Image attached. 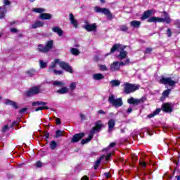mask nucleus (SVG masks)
<instances>
[{"mask_svg":"<svg viewBox=\"0 0 180 180\" xmlns=\"http://www.w3.org/2000/svg\"><path fill=\"white\" fill-rule=\"evenodd\" d=\"M102 127H103V124H102V121L101 120L97 121L95 123V127L91 128L90 133H91L93 136H95L96 131H100Z\"/></svg>","mask_w":180,"mask_h":180,"instance_id":"obj_11","label":"nucleus"},{"mask_svg":"<svg viewBox=\"0 0 180 180\" xmlns=\"http://www.w3.org/2000/svg\"><path fill=\"white\" fill-rule=\"evenodd\" d=\"M4 5L5 6L11 5V1H4Z\"/></svg>","mask_w":180,"mask_h":180,"instance_id":"obj_64","label":"nucleus"},{"mask_svg":"<svg viewBox=\"0 0 180 180\" xmlns=\"http://www.w3.org/2000/svg\"><path fill=\"white\" fill-rule=\"evenodd\" d=\"M115 124H116L115 120L111 119L108 121V131L110 132L115 128Z\"/></svg>","mask_w":180,"mask_h":180,"instance_id":"obj_23","label":"nucleus"},{"mask_svg":"<svg viewBox=\"0 0 180 180\" xmlns=\"http://www.w3.org/2000/svg\"><path fill=\"white\" fill-rule=\"evenodd\" d=\"M169 94H171V89H167L162 92V95L164 98H168Z\"/></svg>","mask_w":180,"mask_h":180,"instance_id":"obj_32","label":"nucleus"},{"mask_svg":"<svg viewBox=\"0 0 180 180\" xmlns=\"http://www.w3.org/2000/svg\"><path fill=\"white\" fill-rule=\"evenodd\" d=\"M44 22L37 20L31 26V29H37V27H43Z\"/></svg>","mask_w":180,"mask_h":180,"instance_id":"obj_19","label":"nucleus"},{"mask_svg":"<svg viewBox=\"0 0 180 180\" xmlns=\"http://www.w3.org/2000/svg\"><path fill=\"white\" fill-rule=\"evenodd\" d=\"M153 15V11L151 10H147L146 11H144L141 19L142 20H146V19H148Z\"/></svg>","mask_w":180,"mask_h":180,"instance_id":"obj_21","label":"nucleus"},{"mask_svg":"<svg viewBox=\"0 0 180 180\" xmlns=\"http://www.w3.org/2000/svg\"><path fill=\"white\" fill-rule=\"evenodd\" d=\"M110 158H112V153H109L106 155L105 156V161H109L110 160Z\"/></svg>","mask_w":180,"mask_h":180,"instance_id":"obj_50","label":"nucleus"},{"mask_svg":"<svg viewBox=\"0 0 180 180\" xmlns=\"http://www.w3.org/2000/svg\"><path fill=\"white\" fill-rule=\"evenodd\" d=\"M92 139H94V135L91 132H89V135L88 138L82 139L81 141V144L82 146H84V144H88V142L91 141V140H92Z\"/></svg>","mask_w":180,"mask_h":180,"instance_id":"obj_22","label":"nucleus"},{"mask_svg":"<svg viewBox=\"0 0 180 180\" xmlns=\"http://www.w3.org/2000/svg\"><path fill=\"white\" fill-rule=\"evenodd\" d=\"M161 110H162V112H165V113H172V112H174V108H172L171 103H165L162 104Z\"/></svg>","mask_w":180,"mask_h":180,"instance_id":"obj_12","label":"nucleus"},{"mask_svg":"<svg viewBox=\"0 0 180 180\" xmlns=\"http://www.w3.org/2000/svg\"><path fill=\"white\" fill-rule=\"evenodd\" d=\"M39 67L41 69L47 68V62H44L43 60H39Z\"/></svg>","mask_w":180,"mask_h":180,"instance_id":"obj_38","label":"nucleus"},{"mask_svg":"<svg viewBox=\"0 0 180 180\" xmlns=\"http://www.w3.org/2000/svg\"><path fill=\"white\" fill-rule=\"evenodd\" d=\"M160 112H161V108H157L155 111H153V113L148 115L147 117L148 119H151L154 117V116H157V115H159Z\"/></svg>","mask_w":180,"mask_h":180,"instance_id":"obj_27","label":"nucleus"},{"mask_svg":"<svg viewBox=\"0 0 180 180\" xmlns=\"http://www.w3.org/2000/svg\"><path fill=\"white\" fill-rule=\"evenodd\" d=\"M84 137H85V133L84 132L76 134L72 136L71 143H78V141H81Z\"/></svg>","mask_w":180,"mask_h":180,"instance_id":"obj_13","label":"nucleus"},{"mask_svg":"<svg viewBox=\"0 0 180 180\" xmlns=\"http://www.w3.org/2000/svg\"><path fill=\"white\" fill-rule=\"evenodd\" d=\"M41 105V106H46L47 105V103L43 102V101H34L32 103V106H37V105Z\"/></svg>","mask_w":180,"mask_h":180,"instance_id":"obj_29","label":"nucleus"},{"mask_svg":"<svg viewBox=\"0 0 180 180\" xmlns=\"http://www.w3.org/2000/svg\"><path fill=\"white\" fill-rule=\"evenodd\" d=\"M101 161H102V158H99L96 160V162L94 164V169H98V167H99Z\"/></svg>","mask_w":180,"mask_h":180,"instance_id":"obj_42","label":"nucleus"},{"mask_svg":"<svg viewBox=\"0 0 180 180\" xmlns=\"http://www.w3.org/2000/svg\"><path fill=\"white\" fill-rule=\"evenodd\" d=\"M56 124L57 126H60V124H61V119L56 118Z\"/></svg>","mask_w":180,"mask_h":180,"instance_id":"obj_57","label":"nucleus"},{"mask_svg":"<svg viewBox=\"0 0 180 180\" xmlns=\"http://www.w3.org/2000/svg\"><path fill=\"white\" fill-rule=\"evenodd\" d=\"M10 32H11V33H18V29H16V28H11L10 30Z\"/></svg>","mask_w":180,"mask_h":180,"instance_id":"obj_58","label":"nucleus"},{"mask_svg":"<svg viewBox=\"0 0 180 180\" xmlns=\"http://www.w3.org/2000/svg\"><path fill=\"white\" fill-rule=\"evenodd\" d=\"M81 180H89V177H88V176H84Z\"/></svg>","mask_w":180,"mask_h":180,"instance_id":"obj_63","label":"nucleus"},{"mask_svg":"<svg viewBox=\"0 0 180 180\" xmlns=\"http://www.w3.org/2000/svg\"><path fill=\"white\" fill-rule=\"evenodd\" d=\"M39 18L42 20H50V19H51V14L47 13H41L39 15Z\"/></svg>","mask_w":180,"mask_h":180,"instance_id":"obj_20","label":"nucleus"},{"mask_svg":"<svg viewBox=\"0 0 180 180\" xmlns=\"http://www.w3.org/2000/svg\"><path fill=\"white\" fill-rule=\"evenodd\" d=\"M77 88V83L75 82H72L70 86V89L71 91H75V89Z\"/></svg>","mask_w":180,"mask_h":180,"instance_id":"obj_44","label":"nucleus"},{"mask_svg":"<svg viewBox=\"0 0 180 180\" xmlns=\"http://www.w3.org/2000/svg\"><path fill=\"white\" fill-rule=\"evenodd\" d=\"M140 165H141V167H143V168H146V167H147V164L145 162H140Z\"/></svg>","mask_w":180,"mask_h":180,"instance_id":"obj_61","label":"nucleus"},{"mask_svg":"<svg viewBox=\"0 0 180 180\" xmlns=\"http://www.w3.org/2000/svg\"><path fill=\"white\" fill-rule=\"evenodd\" d=\"M141 25V22L139 20H133L130 22V26H131V27L139 29V27H140Z\"/></svg>","mask_w":180,"mask_h":180,"instance_id":"obj_24","label":"nucleus"},{"mask_svg":"<svg viewBox=\"0 0 180 180\" xmlns=\"http://www.w3.org/2000/svg\"><path fill=\"white\" fill-rule=\"evenodd\" d=\"M132 112H133V108H131V107L128 108L127 110V113H131Z\"/></svg>","mask_w":180,"mask_h":180,"instance_id":"obj_62","label":"nucleus"},{"mask_svg":"<svg viewBox=\"0 0 180 180\" xmlns=\"http://www.w3.org/2000/svg\"><path fill=\"white\" fill-rule=\"evenodd\" d=\"M174 26L177 27V29H180V20L177 19L174 21Z\"/></svg>","mask_w":180,"mask_h":180,"instance_id":"obj_46","label":"nucleus"},{"mask_svg":"<svg viewBox=\"0 0 180 180\" xmlns=\"http://www.w3.org/2000/svg\"><path fill=\"white\" fill-rule=\"evenodd\" d=\"M36 73L37 72L34 69H30L25 72V74H27L28 77H33L34 75H36Z\"/></svg>","mask_w":180,"mask_h":180,"instance_id":"obj_30","label":"nucleus"},{"mask_svg":"<svg viewBox=\"0 0 180 180\" xmlns=\"http://www.w3.org/2000/svg\"><path fill=\"white\" fill-rule=\"evenodd\" d=\"M116 146V143L115 142H112L110 143V145L108 146V148H113V147Z\"/></svg>","mask_w":180,"mask_h":180,"instance_id":"obj_54","label":"nucleus"},{"mask_svg":"<svg viewBox=\"0 0 180 180\" xmlns=\"http://www.w3.org/2000/svg\"><path fill=\"white\" fill-rule=\"evenodd\" d=\"M68 88L64 86L60 89L57 90L56 94H59L60 95H64L65 94H68Z\"/></svg>","mask_w":180,"mask_h":180,"instance_id":"obj_28","label":"nucleus"},{"mask_svg":"<svg viewBox=\"0 0 180 180\" xmlns=\"http://www.w3.org/2000/svg\"><path fill=\"white\" fill-rule=\"evenodd\" d=\"M100 70H101V71H108V68L106 67V65H101L99 67Z\"/></svg>","mask_w":180,"mask_h":180,"instance_id":"obj_47","label":"nucleus"},{"mask_svg":"<svg viewBox=\"0 0 180 180\" xmlns=\"http://www.w3.org/2000/svg\"><path fill=\"white\" fill-rule=\"evenodd\" d=\"M160 84H162L163 85H169V86H175L176 82L172 80L171 77H162L159 80Z\"/></svg>","mask_w":180,"mask_h":180,"instance_id":"obj_8","label":"nucleus"},{"mask_svg":"<svg viewBox=\"0 0 180 180\" xmlns=\"http://www.w3.org/2000/svg\"><path fill=\"white\" fill-rule=\"evenodd\" d=\"M8 129H9V126L4 125L1 129V131H3V133H6V131H7Z\"/></svg>","mask_w":180,"mask_h":180,"instance_id":"obj_49","label":"nucleus"},{"mask_svg":"<svg viewBox=\"0 0 180 180\" xmlns=\"http://www.w3.org/2000/svg\"><path fill=\"white\" fill-rule=\"evenodd\" d=\"M57 64H59L60 68L66 71V72H70V74L74 73V70H72V67H71L70 64L67 62H60V59H55L54 61L51 63V65L49 66V72H51V71L53 70L56 65H57Z\"/></svg>","mask_w":180,"mask_h":180,"instance_id":"obj_1","label":"nucleus"},{"mask_svg":"<svg viewBox=\"0 0 180 180\" xmlns=\"http://www.w3.org/2000/svg\"><path fill=\"white\" fill-rule=\"evenodd\" d=\"M98 115H105L106 112L103 111V110H99L98 111Z\"/></svg>","mask_w":180,"mask_h":180,"instance_id":"obj_60","label":"nucleus"},{"mask_svg":"<svg viewBox=\"0 0 180 180\" xmlns=\"http://www.w3.org/2000/svg\"><path fill=\"white\" fill-rule=\"evenodd\" d=\"M124 48H121V51L120 52L119 57L120 60H124L127 57V51H124Z\"/></svg>","mask_w":180,"mask_h":180,"instance_id":"obj_25","label":"nucleus"},{"mask_svg":"<svg viewBox=\"0 0 180 180\" xmlns=\"http://www.w3.org/2000/svg\"><path fill=\"white\" fill-rule=\"evenodd\" d=\"M110 84L112 86H119V85H120V81L113 79V80H111Z\"/></svg>","mask_w":180,"mask_h":180,"instance_id":"obj_37","label":"nucleus"},{"mask_svg":"<svg viewBox=\"0 0 180 180\" xmlns=\"http://www.w3.org/2000/svg\"><path fill=\"white\" fill-rule=\"evenodd\" d=\"M93 78L96 81H101V79H103L105 78V76L102 73H96L93 75Z\"/></svg>","mask_w":180,"mask_h":180,"instance_id":"obj_26","label":"nucleus"},{"mask_svg":"<svg viewBox=\"0 0 180 180\" xmlns=\"http://www.w3.org/2000/svg\"><path fill=\"white\" fill-rule=\"evenodd\" d=\"M53 72L55 74V75H61V74H63V70H52Z\"/></svg>","mask_w":180,"mask_h":180,"instance_id":"obj_45","label":"nucleus"},{"mask_svg":"<svg viewBox=\"0 0 180 180\" xmlns=\"http://www.w3.org/2000/svg\"><path fill=\"white\" fill-rule=\"evenodd\" d=\"M153 52V48L147 47L143 51L144 54H151Z\"/></svg>","mask_w":180,"mask_h":180,"instance_id":"obj_43","label":"nucleus"},{"mask_svg":"<svg viewBox=\"0 0 180 180\" xmlns=\"http://www.w3.org/2000/svg\"><path fill=\"white\" fill-rule=\"evenodd\" d=\"M120 70V65H119V62L115 61L110 66V70L112 72H115V71H119Z\"/></svg>","mask_w":180,"mask_h":180,"instance_id":"obj_14","label":"nucleus"},{"mask_svg":"<svg viewBox=\"0 0 180 180\" xmlns=\"http://www.w3.org/2000/svg\"><path fill=\"white\" fill-rule=\"evenodd\" d=\"M124 90L123 93L126 95H129V94H133V92H136V91H139L140 89V85L139 84H133L129 82H125L124 84Z\"/></svg>","mask_w":180,"mask_h":180,"instance_id":"obj_3","label":"nucleus"},{"mask_svg":"<svg viewBox=\"0 0 180 180\" xmlns=\"http://www.w3.org/2000/svg\"><path fill=\"white\" fill-rule=\"evenodd\" d=\"M52 32H53V33H57L58 36H59V37H61V36H63V34H64V31L62 30L60 27L58 26H56L53 27L52 28Z\"/></svg>","mask_w":180,"mask_h":180,"instance_id":"obj_17","label":"nucleus"},{"mask_svg":"<svg viewBox=\"0 0 180 180\" xmlns=\"http://www.w3.org/2000/svg\"><path fill=\"white\" fill-rule=\"evenodd\" d=\"M40 93V87L33 86L29 89V91H25V95L27 98H30L34 96V95H38Z\"/></svg>","mask_w":180,"mask_h":180,"instance_id":"obj_7","label":"nucleus"},{"mask_svg":"<svg viewBox=\"0 0 180 180\" xmlns=\"http://www.w3.org/2000/svg\"><path fill=\"white\" fill-rule=\"evenodd\" d=\"M167 37H171L172 36V31H171V28H168L167 30Z\"/></svg>","mask_w":180,"mask_h":180,"instance_id":"obj_51","label":"nucleus"},{"mask_svg":"<svg viewBox=\"0 0 180 180\" xmlns=\"http://www.w3.org/2000/svg\"><path fill=\"white\" fill-rule=\"evenodd\" d=\"M5 105H9L10 106H12L14 109H19V105H18V103L12 100H10L8 98H6L5 100Z\"/></svg>","mask_w":180,"mask_h":180,"instance_id":"obj_16","label":"nucleus"},{"mask_svg":"<svg viewBox=\"0 0 180 180\" xmlns=\"http://www.w3.org/2000/svg\"><path fill=\"white\" fill-rule=\"evenodd\" d=\"M85 25L84 27V29L86 30V32H96V29L98 26L96 25V23L89 24V22L88 20L85 21Z\"/></svg>","mask_w":180,"mask_h":180,"instance_id":"obj_10","label":"nucleus"},{"mask_svg":"<svg viewBox=\"0 0 180 180\" xmlns=\"http://www.w3.org/2000/svg\"><path fill=\"white\" fill-rule=\"evenodd\" d=\"M69 16H70V20L71 25H72V26L75 28L78 27V21L75 20V18L74 17V14L70 13Z\"/></svg>","mask_w":180,"mask_h":180,"instance_id":"obj_18","label":"nucleus"},{"mask_svg":"<svg viewBox=\"0 0 180 180\" xmlns=\"http://www.w3.org/2000/svg\"><path fill=\"white\" fill-rule=\"evenodd\" d=\"M122 44H115L112 46V47L110 49V52L105 54V57H108V56H110V54H113L115 51H119V49H120Z\"/></svg>","mask_w":180,"mask_h":180,"instance_id":"obj_15","label":"nucleus"},{"mask_svg":"<svg viewBox=\"0 0 180 180\" xmlns=\"http://www.w3.org/2000/svg\"><path fill=\"white\" fill-rule=\"evenodd\" d=\"M108 102L115 108H120V106H123V101L122 100V98H118L116 99L115 98V95L113 94L108 97Z\"/></svg>","mask_w":180,"mask_h":180,"instance_id":"obj_6","label":"nucleus"},{"mask_svg":"<svg viewBox=\"0 0 180 180\" xmlns=\"http://www.w3.org/2000/svg\"><path fill=\"white\" fill-rule=\"evenodd\" d=\"M94 11L96 13H103V15H105V16H107V18H108V19H109V20H112V19L113 18V14H112L110 11H109V9H108L106 8H102L99 6H96L94 8Z\"/></svg>","mask_w":180,"mask_h":180,"instance_id":"obj_5","label":"nucleus"},{"mask_svg":"<svg viewBox=\"0 0 180 180\" xmlns=\"http://www.w3.org/2000/svg\"><path fill=\"white\" fill-rule=\"evenodd\" d=\"M57 142H56V141H52L50 143L49 147L51 150H56V148H57Z\"/></svg>","mask_w":180,"mask_h":180,"instance_id":"obj_34","label":"nucleus"},{"mask_svg":"<svg viewBox=\"0 0 180 180\" xmlns=\"http://www.w3.org/2000/svg\"><path fill=\"white\" fill-rule=\"evenodd\" d=\"M37 168H41V167H43V164L41 163V162L40 160H38L36 164H35Z\"/></svg>","mask_w":180,"mask_h":180,"instance_id":"obj_48","label":"nucleus"},{"mask_svg":"<svg viewBox=\"0 0 180 180\" xmlns=\"http://www.w3.org/2000/svg\"><path fill=\"white\" fill-rule=\"evenodd\" d=\"M6 8H4L0 11V19H3L5 18V15L6 14Z\"/></svg>","mask_w":180,"mask_h":180,"instance_id":"obj_41","label":"nucleus"},{"mask_svg":"<svg viewBox=\"0 0 180 180\" xmlns=\"http://www.w3.org/2000/svg\"><path fill=\"white\" fill-rule=\"evenodd\" d=\"M120 32H124L125 33L129 32V27L126 25H120Z\"/></svg>","mask_w":180,"mask_h":180,"instance_id":"obj_31","label":"nucleus"},{"mask_svg":"<svg viewBox=\"0 0 180 180\" xmlns=\"http://www.w3.org/2000/svg\"><path fill=\"white\" fill-rule=\"evenodd\" d=\"M49 109H50V108H49L48 106H42V107H37L35 109V112H39V110H49Z\"/></svg>","mask_w":180,"mask_h":180,"instance_id":"obj_40","label":"nucleus"},{"mask_svg":"<svg viewBox=\"0 0 180 180\" xmlns=\"http://www.w3.org/2000/svg\"><path fill=\"white\" fill-rule=\"evenodd\" d=\"M132 160L134 162H136V161H138L139 158L136 155H134V156H132Z\"/></svg>","mask_w":180,"mask_h":180,"instance_id":"obj_59","label":"nucleus"},{"mask_svg":"<svg viewBox=\"0 0 180 180\" xmlns=\"http://www.w3.org/2000/svg\"><path fill=\"white\" fill-rule=\"evenodd\" d=\"M44 136L46 139H48L50 138V133L49 131H46L44 132Z\"/></svg>","mask_w":180,"mask_h":180,"instance_id":"obj_52","label":"nucleus"},{"mask_svg":"<svg viewBox=\"0 0 180 180\" xmlns=\"http://www.w3.org/2000/svg\"><path fill=\"white\" fill-rule=\"evenodd\" d=\"M53 43L54 42L53 40L48 41L45 46L43 44H38L37 51H39V53H43L44 54H46L49 53V51H50L51 49H53Z\"/></svg>","mask_w":180,"mask_h":180,"instance_id":"obj_4","label":"nucleus"},{"mask_svg":"<svg viewBox=\"0 0 180 180\" xmlns=\"http://www.w3.org/2000/svg\"><path fill=\"white\" fill-rule=\"evenodd\" d=\"M53 86H64L65 84L64 82H62L61 81H54L53 82Z\"/></svg>","mask_w":180,"mask_h":180,"instance_id":"obj_35","label":"nucleus"},{"mask_svg":"<svg viewBox=\"0 0 180 180\" xmlns=\"http://www.w3.org/2000/svg\"><path fill=\"white\" fill-rule=\"evenodd\" d=\"M70 51L73 56H79L80 53L79 50H78L77 48H72Z\"/></svg>","mask_w":180,"mask_h":180,"instance_id":"obj_36","label":"nucleus"},{"mask_svg":"<svg viewBox=\"0 0 180 180\" xmlns=\"http://www.w3.org/2000/svg\"><path fill=\"white\" fill-rule=\"evenodd\" d=\"M26 110H27V108H22L19 110V113L20 115H22V113H25V112H26Z\"/></svg>","mask_w":180,"mask_h":180,"instance_id":"obj_55","label":"nucleus"},{"mask_svg":"<svg viewBox=\"0 0 180 180\" xmlns=\"http://www.w3.org/2000/svg\"><path fill=\"white\" fill-rule=\"evenodd\" d=\"M145 98L144 97L139 98H134V97H131L127 99V103L129 105H134V106H137L140 105V103H144Z\"/></svg>","mask_w":180,"mask_h":180,"instance_id":"obj_9","label":"nucleus"},{"mask_svg":"<svg viewBox=\"0 0 180 180\" xmlns=\"http://www.w3.org/2000/svg\"><path fill=\"white\" fill-rule=\"evenodd\" d=\"M64 136V131L57 130L56 131L55 137L56 139H58V137H63Z\"/></svg>","mask_w":180,"mask_h":180,"instance_id":"obj_33","label":"nucleus"},{"mask_svg":"<svg viewBox=\"0 0 180 180\" xmlns=\"http://www.w3.org/2000/svg\"><path fill=\"white\" fill-rule=\"evenodd\" d=\"M163 15H165L164 18L153 16L149 18L147 21L148 23H162L163 22H165L167 25H169V23L172 22V20L169 18L168 13L163 11Z\"/></svg>","mask_w":180,"mask_h":180,"instance_id":"obj_2","label":"nucleus"},{"mask_svg":"<svg viewBox=\"0 0 180 180\" xmlns=\"http://www.w3.org/2000/svg\"><path fill=\"white\" fill-rule=\"evenodd\" d=\"M79 116H80L81 120H82V121L86 120V117L85 116V115L81 113V114L79 115Z\"/></svg>","mask_w":180,"mask_h":180,"instance_id":"obj_53","label":"nucleus"},{"mask_svg":"<svg viewBox=\"0 0 180 180\" xmlns=\"http://www.w3.org/2000/svg\"><path fill=\"white\" fill-rule=\"evenodd\" d=\"M33 12H35L36 13H43V12L45 11V10L44 8H34L32 9Z\"/></svg>","mask_w":180,"mask_h":180,"instance_id":"obj_39","label":"nucleus"},{"mask_svg":"<svg viewBox=\"0 0 180 180\" xmlns=\"http://www.w3.org/2000/svg\"><path fill=\"white\" fill-rule=\"evenodd\" d=\"M104 175H105L106 179H109L110 178V172H105Z\"/></svg>","mask_w":180,"mask_h":180,"instance_id":"obj_56","label":"nucleus"}]
</instances>
